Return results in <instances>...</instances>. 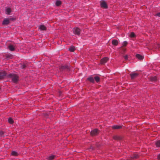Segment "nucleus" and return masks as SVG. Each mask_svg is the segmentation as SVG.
<instances>
[{"instance_id":"b1692460","label":"nucleus","mask_w":160,"mask_h":160,"mask_svg":"<svg viewBox=\"0 0 160 160\" xmlns=\"http://www.w3.org/2000/svg\"><path fill=\"white\" fill-rule=\"evenodd\" d=\"M61 2L60 1H57L56 2V5L57 6H58L61 5Z\"/></svg>"},{"instance_id":"20e7f679","label":"nucleus","mask_w":160,"mask_h":160,"mask_svg":"<svg viewBox=\"0 0 160 160\" xmlns=\"http://www.w3.org/2000/svg\"><path fill=\"white\" fill-rule=\"evenodd\" d=\"M59 69L61 71H62L63 70L68 71L69 70V67L68 66H61L59 67Z\"/></svg>"},{"instance_id":"c85d7f7f","label":"nucleus","mask_w":160,"mask_h":160,"mask_svg":"<svg viewBox=\"0 0 160 160\" xmlns=\"http://www.w3.org/2000/svg\"><path fill=\"white\" fill-rule=\"evenodd\" d=\"M123 57L124 58V59L127 60H128V55H126L125 56H124Z\"/></svg>"},{"instance_id":"412c9836","label":"nucleus","mask_w":160,"mask_h":160,"mask_svg":"<svg viewBox=\"0 0 160 160\" xmlns=\"http://www.w3.org/2000/svg\"><path fill=\"white\" fill-rule=\"evenodd\" d=\"M55 155H52L49 156L48 158L49 160H52L55 158Z\"/></svg>"},{"instance_id":"7ed1b4c3","label":"nucleus","mask_w":160,"mask_h":160,"mask_svg":"<svg viewBox=\"0 0 160 160\" xmlns=\"http://www.w3.org/2000/svg\"><path fill=\"white\" fill-rule=\"evenodd\" d=\"M99 132V131L98 129H95L91 131V135L92 136H94L98 135Z\"/></svg>"},{"instance_id":"cd10ccee","label":"nucleus","mask_w":160,"mask_h":160,"mask_svg":"<svg viewBox=\"0 0 160 160\" xmlns=\"http://www.w3.org/2000/svg\"><path fill=\"white\" fill-rule=\"evenodd\" d=\"M128 42L127 41H124L122 44L123 46H126Z\"/></svg>"},{"instance_id":"393cba45","label":"nucleus","mask_w":160,"mask_h":160,"mask_svg":"<svg viewBox=\"0 0 160 160\" xmlns=\"http://www.w3.org/2000/svg\"><path fill=\"white\" fill-rule=\"evenodd\" d=\"M94 79L97 82H98L100 80V78L98 76L95 77Z\"/></svg>"},{"instance_id":"7c9ffc66","label":"nucleus","mask_w":160,"mask_h":160,"mask_svg":"<svg viewBox=\"0 0 160 160\" xmlns=\"http://www.w3.org/2000/svg\"><path fill=\"white\" fill-rule=\"evenodd\" d=\"M12 56L11 55H8L7 56V58H11Z\"/></svg>"},{"instance_id":"bb28decb","label":"nucleus","mask_w":160,"mask_h":160,"mask_svg":"<svg viewBox=\"0 0 160 160\" xmlns=\"http://www.w3.org/2000/svg\"><path fill=\"white\" fill-rule=\"evenodd\" d=\"M135 36V33L133 32L131 33L130 34V36L132 38L134 37Z\"/></svg>"},{"instance_id":"f3484780","label":"nucleus","mask_w":160,"mask_h":160,"mask_svg":"<svg viewBox=\"0 0 160 160\" xmlns=\"http://www.w3.org/2000/svg\"><path fill=\"white\" fill-rule=\"evenodd\" d=\"M75 47L72 46H71L69 48V51L71 52H73L75 50Z\"/></svg>"},{"instance_id":"dca6fc26","label":"nucleus","mask_w":160,"mask_h":160,"mask_svg":"<svg viewBox=\"0 0 160 160\" xmlns=\"http://www.w3.org/2000/svg\"><path fill=\"white\" fill-rule=\"evenodd\" d=\"M150 80L153 82H155L157 80V78L156 76L152 77L150 78Z\"/></svg>"},{"instance_id":"72a5a7b5","label":"nucleus","mask_w":160,"mask_h":160,"mask_svg":"<svg viewBox=\"0 0 160 160\" xmlns=\"http://www.w3.org/2000/svg\"><path fill=\"white\" fill-rule=\"evenodd\" d=\"M90 148L91 149H94V148H93V147L92 146H91V147Z\"/></svg>"},{"instance_id":"9d476101","label":"nucleus","mask_w":160,"mask_h":160,"mask_svg":"<svg viewBox=\"0 0 160 160\" xmlns=\"http://www.w3.org/2000/svg\"><path fill=\"white\" fill-rule=\"evenodd\" d=\"M113 138L115 140H120L122 139V137L120 136H113Z\"/></svg>"},{"instance_id":"f257e3e1","label":"nucleus","mask_w":160,"mask_h":160,"mask_svg":"<svg viewBox=\"0 0 160 160\" xmlns=\"http://www.w3.org/2000/svg\"><path fill=\"white\" fill-rule=\"evenodd\" d=\"M7 77L11 78L12 81L14 83H17L18 80V77L15 74H9L7 75Z\"/></svg>"},{"instance_id":"473e14b6","label":"nucleus","mask_w":160,"mask_h":160,"mask_svg":"<svg viewBox=\"0 0 160 160\" xmlns=\"http://www.w3.org/2000/svg\"><path fill=\"white\" fill-rule=\"evenodd\" d=\"M158 159H160V154L158 155Z\"/></svg>"},{"instance_id":"f03ea898","label":"nucleus","mask_w":160,"mask_h":160,"mask_svg":"<svg viewBox=\"0 0 160 160\" xmlns=\"http://www.w3.org/2000/svg\"><path fill=\"white\" fill-rule=\"evenodd\" d=\"M80 29L77 27L73 29V33L74 34L77 35H79L80 34Z\"/></svg>"},{"instance_id":"ddd939ff","label":"nucleus","mask_w":160,"mask_h":160,"mask_svg":"<svg viewBox=\"0 0 160 160\" xmlns=\"http://www.w3.org/2000/svg\"><path fill=\"white\" fill-rule=\"evenodd\" d=\"M39 28L42 30H46V27L43 25H42L40 26Z\"/></svg>"},{"instance_id":"1a4fd4ad","label":"nucleus","mask_w":160,"mask_h":160,"mask_svg":"<svg viewBox=\"0 0 160 160\" xmlns=\"http://www.w3.org/2000/svg\"><path fill=\"white\" fill-rule=\"evenodd\" d=\"M8 48L9 50L11 51H14L15 50V47L12 44L9 45Z\"/></svg>"},{"instance_id":"f704fd0d","label":"nucleus","mask_w":160,"mask_h":160,"mask_svg":"<svg viewBox=\"0 0 160 160\" xmlns=\"http://www.w3.org/2000/svg\"><path fill=\"white\" fill-rule=\"evenodd\" d=\"M158 48H159L160 47V46H158Z\"/></svg>"},{"instance_id":"9b49d317","label":"nucleus","mask_w":160,"mask_h":160,"mask_svg":"<svg viewBox=\"0 0 160 160\" xmlns=\"http://www.w3.org/2000/svg\"><path fill=\"white\" fill-rule=\"evenodd\" d=\"M136 57H137L138 59L140 60H142L143 59L144 57L143 56H142L139 54H137L136 55Z\"/></svg>"},{"instance_id":"2eb2a0df","label":"nucleus","mask_w":160,"mask_h":160,"mask_svg":"<svg viewBox=\"0 0 160 160\" xmlns=\"http://www.w3.org/2000/svg\"><path fill=\"white\" fill-rule=\"evenodd\" d=\"M121 126H120L117 125H114L112 126V128L113 129H118L122 128Z\"/></svg>"},{"instance_id":"423d86ee","label":"nucleus","mask_w":160,"mask_h":160,"mask_svg":"<svg viewBox=\"0 0 160 160\" xmlns=\"http://www.w3.org/2000/svg\"><path fill=\"white\" fill-rule=\"evenodd\" d=\"M100 5L102 7L105 8H108L106 3L104 1H101Z\"/></svg>"},{"instance_id":"6e6552de","label":"nucleus","mask_w":160,"mask_h":160,"mask_svg":"<svg viewBox=\"0 0 160 160\" xmlns=\"http://www.w3.org/2000/svg\"><path fill=\"white\" fill-rule=\"evenodd\" d=\"M6 75V72L4 71L0 72V79H3Z\"/></svg>"},{"instance_id":"f8f14e48","label":"nucleus","mask_w":160,"mask_h":160,"mask_svg":"<svg viewBox=\"0 0 160 160\" xmlns=\"http://www.w3.org/2000/svg\"><path fill=\"white\" fill-rule=\"evenodd\" d=\"M10 23V21L9 19H5L2 22L3 25H7L8 24Z\"/></svg>"},{"instance_id":"a211bd4d","label":"nucleus","mask_w":160,"mask_h":160,"mask_svg":"<svg viewBox=\"0 0 160 160\" xmlns=\"http://www.w3.org/2000/svg\"><path fill=\"white\" fill-rule=\"evenodd\" d=\"M20 67L22 69H24L25 68H26L27 65L26 63H23V64H21L20 65Z\"/></svg>"},{"instance_id":"39448f33","label":"nucleus","mask_w":160,"mask_h":160,"mask_svg":"<svg viewBox=\"0 0 160 160\" xmlns=\"http://www.w3.org/2000/svg\"><path fill=\"white\" fill-rule=\"evenodd\" d=\"M108 60V58L105 57L102 58L100 62V63L102 64H105Z\"/></svg>"},{"instance_id":"a878e982","label":"nucleus","mask_w":160,"mask_h":160,"mask_svg":"<svg viewBox=\"0 0 160 160\" xmlns=\"http://www.w3.org/2000/svg\"><path fill=\"white\" fill-rule=\"evenodd\" d=\"M11 153H12V154L13 156H17L18 155L17 153L16 152L14 151H12V152Z\"/></svg>"},{"instance_id":"c756f323","label":"nucleus","mask_w":160,"mask_h":160,"mask_svg":"<svg viewBox=\"0 0 160 160\" xmlns=\"http://www.w3.org/2000/svg\"><path fill=\"white\" fill-rule=\"evenodd\" d=\"M4 132H3L2 131H0V135L1 136H3V135L4 134Z\"/></svg>"},{"instance_id":"4be33fe9","label":"nucleus","mask_w":160,"mask_h":160,"mask_svg":"<svg viewBox=\"0 0 160 160\" xmlns=\"http://www.w3.org/2000/svg\"><path fill=\"white\" fill-rule=\"evenodd\" d=\"M156 146L158 147H160V140L157 141L155 143Z\"/></svg>"},{"instance_id":"6ab92c4d","label":"nucleus","mask_w":160,"mask_h":160,"mask_svg":"<svg viewBox=\"0 0 160 160\" xmlns=\"http://www.w3.org/2000/svg\"><path fill=\"white\" fill-rule=\"evenodd\" d=\"M88 80L94 83V79L92 77L88 78Z\"/></svg>"},{"instance_id":"5701e85b","label":"nucleus","mask_w":160,"mask_h":160,"mask_svg":"<svg viewBox=\"0 0 160 160\" xmlns=\"http://www.w3.org/2000/svg\"><path fill=\"white\" fill-rule=\"evenodd\" d=\"M8 122L10 124H12L13 122V121L11 118H9L8 119Z\"/></svg>"},{"instance_id":"aec40b11","label":"nucleus","mask_w":160,"mask_h":160,"mask_svg":"<svg viewBox=\"0 0 160 160\" xmlns=\"http://www.w3.org/2000/svg\"><path fill=\"white\" fill-rule=\"evenodd\" d=\"M6 14H9L11 12V9L9 8H7L6 10Z\"/></svg>"},{"instance_id":"4468645a","label":"nucleus","mask_w":160,"mask_h":160,"mask_svg":"<svg viewBox=\"0 0 160 160\" xmlns=\"http://www.w3.org/2000/svg\"><path fill=\"white\" fill-rule=\"evenodd\" d=\"M112 44L114 46H117L118 44V41L116 40H113L112 41Z\"/></svg>"},{"instance_id":"0eeeda50","label":"nucleus","mask_w":160,"mask_h":160,"mask_svg":"<svg viewBox=\"0 0 160 160\" xmlns=\"http://www.w3.org/2000/svg\"><path fill=\"white\" fill-rule=\"evenodd\" d=\"M138 74L137 73H130V75L132 79H133L138 77Z\"/></svg>"},{"instance_id":"2f4dec72","label":"nucleus","mask_w":160,"mask_h":160,"mask_svg":"<svg viewBox=\"0 0 160 160\" xmlns=\"http://www.w3.org/2000/svg\"><path fill=\"white\" fill-rule=\"evenodd\" d=\"M156 15L157 16H158L159 17H160V12H159V13H158L157 14H156Z\"/></svg>"}]
</instances>
